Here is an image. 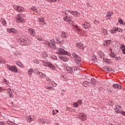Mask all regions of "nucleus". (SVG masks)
Segmentation results:
<instances>
[{"label":"nucleus","instance_id":"nucleus-2","mask_svg":"<svg viewBox=\"0 0 125 125\" xmlns=\"http://www.w3.org/2000/svg\"><path fill=\"white\" fill-rule=\"evenodd\" d=\"M25 17L26 16L24 14H21L18 15L16 22L17 23H24L26 21V19H25Z\"/></svg>","mask_w":125,"mask_h":125},{"label":"nucleus","instance_id":"nucleus-56","mask_svg":"<svg viewBox=\"0 0 125 125\" xmlns=\"http://www.w3.org/2000/svg\"><path fill=\"white\" fill-rule=\"evenodd\" d=\"M46 81L47 82H49V83H50V82H51V79H50V78H49L48 77H46Z\"/></svg>","mask_w":125,"mask_h":125},{"label":"nucleus","instance_id":"nucleus-37","mask_svg":"<svg viewBox=\"0 0 125 125\" xmlns=\"http://www.w3.org/2000/svg\"><path fill=\"white\" fill-rule=\"evenodd\" d=\"M66 111H68V112H73V110H74V109L72 108H70V107L67 106L66 108Z\"/></svg>","mask_w":125,"mask_h":125},{"label":"nucleus","instance_id":"nucleus-31","mask_svg":"<svg viewBox=\"0 0 125 125\" xmlns=\"http://www.w3.org/2000/svg\"><path fill=\"white\" fill-rule=\"evenodd\" d=\"M45 88L47 90H53V87H52V86H46L45 87Z\"/></svg>","mask_w":125,"mask_h":125},{"label":"nucleus","instance_id":"nucleus-55","mask_svg":"<svg viewBox=\"0 0 125 125\" xmlns=\"http://www.w3.org/2000/svg\"><path fill=\"white\" fill-rule=\"evenodd\" d=\"M73 107H79V104H78V103H75L73 104Z\"/></svg>","mask_w":125,"mask_h":125},{"label":"nucleus","instance_id":"nucleus-61","mask_svg":"<svg viewBox=\"0 0 125 125\" xmlns=\"http://www.w3.org/2000/svg\"><path fill=\"white\" fill-rule=\"evenodd\" d=\"M78 103H79V104H82L83 103V101H82V100H78Z\"/></svg>","mask_w":125,"mask_h":125},{"label":"nucleus","instance_id":"nucleus-51","mask_svg":"<svg viewBox=\"0 0 125 125\" xmlns=\"http://www.w3.org/2000/svg\"><path fill=\"white\" fill-rule=\"evenodd\" d=\"M106 69L107 72H111L112 71V69L111 68H108L107 67H106L105 68Z\"/></svg>","mask_w":125,"mask_h":125},{"label":"nucleus","instance_id":"nucleus-40","mask_svg":"<svg viewBox=\"0 0 125 125\" xmlns=\"http://www.w3.org/2000/svg\"><path fill=\"white\" fill-rule=\"evenodd\" d=\"M32 10H33V11H35V12H36L37 13H38V12H39L38 9H37V8H36L35 7H33L32 8H31Z\"/></svg>","mask_w":125,"mask_h":125},{"label":"nucleus","instance_id":"nucleus-3","mask_svg":"<svg viewBox=\"0 0 125 125\" xmlns=\"http://www.w3.org/2000/svg\"><path fill=\"white\" fill-rule=\"evenodd\" d=\"M72 56H73V58L75 59V61H76L77 64H78V65H79V66H80V65H81L82 59L75 53H72Z\"/></svg>","mask_w":125,"mask_h":125},{"label":"nucleus","instance_id":"nucleus-54","mask_svg":"<svg viewBox=\"0 0 125 125\" xmlns=\"http://www.w3.org/2000/svg\"><path fill=\"white\" fill-rule=\"evenodd\" d=\"M47 1H49V2H56L57 0H46Z\"/></svg>","mask_w":125,"mask_h":125},{"label":"nucleus","instance_id":"nucleus-50","mask_svg":"<svg viewBox=\"0 0 125 125\" xmlns=\"http://www.w3.org/2000/svg\"><path fill=\"white\" fill-rule=\"evenodd\" d=\"M108 104L110 106H114V103L112 101H110L108 103Z\"/></svg>","mask_w":125,"mask_h":125},{"label":"nucleus","instance_id":"nucleus-20","mask_svg":"<svg viewBox=\"0 0 125 125\" xmlns=\"http://www.w3.org/2000/svg\"><path fill=\"white\" fill-rule=\"evenodd\" d=\"M112 86H113V88H116V89H121V88H122V86L117 83L114 84L112 85Z\"/></svg>","mask_w":125,"mask_h":125},{"label":"nucleus","instance_id":"nucleus-19","mask_svg":"<svg viewBox=\"0 0 125 125\" xmlns=\"http://www.w3.org/2000/svg\"><path fill=\"white\" fill-rule=\"evenodd\" d=\"M63 20L65 22H71L72 21V18L69 17L68 16L63 17Z\"/></svg>","mask_w":125,"mask_h":125},{"label":"nucleus","instance_id":"nucleus-38","mask_svg":"<svg viewBox=\"0 0 125 125\" xmlns=\"http://www.w3.org/2000/svg\"><path fill=\"white\" fill-rule=\"evenodd\" d=\"M118 22H119V23H120V24H122V25H125V23L123 22V19H119Z\"/></svg>","mask_w":125,"mask_h":125},{"label":"nucleus","instance_id":"nucleus-22","mask_svg":"<svg viewBox=\"0 0 125 125\" xmlns=\"http://www.w3.org/2000/svg\"><path fill=\"white\" fill-rule=\"evenodd\" d=\"M33 72H34V69L32 68H30L28 70L27 73L30 77L32 76V75H33Z\"/></svg>","mask_w":125,"mask_h":125},{"label":"nucleus","instance_id":"nucleus-13","mask_svg":"<svg viewBox=\"0 0 125 125\" xmlns=\"http://www.w3.org/2000/svg\"><path fill=\"white\" fill-rule=\"evenodd\" d=\"M7 32L8 33H13V34H18V31L17 30L15 29V28H7Z\"/></svg>","mask_w":125,"mask_h":125},{"label":"nucleus","instance_id":"nucleus-29","mask_svg":"<svg viewBox=\"0 0 125 125\" xmlns=\"http://www.w3.org/2000/svg\"><path fill=\"white\" fill-rule=\"evenodd\" d=\"M49 83H50V84H51V85H53V86H54V87H56V86H57V83H56L54 81H50L49 82Z\"/></svg>","mask_w":125,"mask_h":125},{"label":"nucleus","instance_id":"nucleus-60","mask_svg":"<svg viewBox=\"0 0 125 125\" xmlns=\"http://www.w3.org/2000/svg\"><path fill=\"white\" fill-rule=\"evenodd\" d=\"M121 47V49H122V50H124L125 49V45H122Z\"/></svg>","mask_w":125,"mask_h":125},{"label":"nucleus","instance_id":"nucleus-18","mask_svg":"<svg viewBox=\"0 0 125 125\" xmlns=\"http://www.w3.org/2000/svg\"><path fill=\"white\" fill-rule=\"evenodd\" d=\"M76 46H77L78 48H80V49H83V48H84V46H83V44L81 42H77L76 43Z\"/></svg>","mask_w":125,"mask_h":125},{"label":"nucleus","instance_id":"nucleus-41","mask_svg":"<svg viewBox=\"0 0 125 125\" xmlns=\"http://www.w3.org/2000/svg\"><path fill=\"white\" fill-rule=\"evenodd\" d=\"M114 30H115L116 32H123V30H122V29L119 28L115 27V29H114Z\"/></svg>","mask_w":125,"mask_h":125},{"label":"nucleus","instance_id":"nucleus-53","mask_svg":"<svg viewBox=\"0 0 125 125\" xmlns=\"http://www.w3.org/2000/svg\"><path fill=\"white\" fill-rule=\"evenodd\" d=\"M114 58L116 60H121L122 59L121 57H114Z\"/></svg>","mask_w":125,"mask_h":125},{"label":"nucleus","instance_id":"nucleus-26","mask_svg":"<svg viewBox=\"0 0 125 125\" xmlns=\"http://www.w3.org/2000/svg\"><path fill=\"white\" fill-rule=\"evenodd\" d=\"M6 123L7 124V125H18V124H16L14 123H13V122L11 121L10 120H8L6 122Z\"/></svg>","mask_w":125,"mask_h":125},{"label":"nucleus","instance_id":"nucleus-49","mask_svg":"<svg viewBox=\"0 0 125 125\" xmlns=\"http://www.w3.org/2000/svg\"><path fill=\"white\" fill-rule=\"evenodd\" d=\"M5 90H7V92L9 94L12 92V91L11 90V89H10V88H8V89H5Z\"/></svg>","mask_w":125,"mask_h":125},{"label":"nucleus","instance_id":"nucleus-39","mask_svg":"<svg viewBox=\"0 0 125 125\" xmlns=\"http://www.w3.org/2000/svg\"><path fill=\"white\" fill-rule=\"evenodd\" d=\"M15 55L17 56H21L22 55V53H20V52L16 51L15 53Z\"/></svg>","mask_w":125,"mask_h":125},{"label":"nucleus","instance_id":"nucleus-14","mask_svg":"<svg viewBox=\"0 0 125 125\" xmlns=\"http://www.w3.org/2000/svg\"><path fill=\"white\" fill-rule=\"evenodd\" d=\"M114 14V13L113 12H110L108 11L107 14L106 16L105 17L106 19H107V20H110L111 19V17H112V15Z\"/></svg>","mask_w":125,"mask_h":125},{"label":"nucleus","instance_id":"nucleus-21","mask_svg":"<svg viewBox=\"0 0 125 125\" xmlns=\"http://www.w3.org/2000/svg\"><path fill=\"white\" fill-rule=\"evenodd\" d=\"M61 36L62 39H66V38H68L69 34H68L67 32H62Z\"/></svg>","mask_w":125,"mask_h":125},{"label":"nucleus","instance_id":"nucleus-52","mask_svg":"<svg viewBox=\"0 0 125 125\" xmlns=\"http://www.w3.org/2000/svg\"><path fill=\"white\" fill-rule=\"evenodd\" d=\"M33 62H34V63H35V64H39L40 63V62H39V61H38V60H34L33 61Z\"/></svg>","mask_w":125,"mask_h":125},{"label":"nucleus","instance_id":"nucleus-27","mask_svg":"<svg viewBox=\"0 0 125 125\" xmlns=\"http://www.w3.org/2000/svg\"><path fill=\"white\" fill-rule=\"evenodd\" d=\"M102 31H103L104 34L105 35V36H107L108 35V31H107V29L104 28H102Z\"/></svg>","mask_w":125,"mask_h":125},{"label":"nucleus","instance_id":"nucleus-15","mask_svg":"<svg viewBox=\"0 0 125 125\" xmlns=\"http://www.w3.org/2000/svg\"><path fill=\"white\" fill-rule=\"evenodd\" d=\"M83 27L84 29H90V24L87 22H84L83 25Z\"/></svg>","mask_w":125,"mask_h":125},{"label":"nucleus","instance_id":"nucleus-25","mask_svg":"<svg viewBox=\"0 0 125 125\" xmlns=\"http://www.w3.org/2000/svg\"><path fill=\"white\" fill-rule=\"evenodd\" d=\"M69 13H70L72 15H74V16H78V15H79V12L77 11H69Z\"/></svg>","mask_w":125,"mask_h":125},{"label":"nucleus","instance_id":"nucleus-34","mask_svg":"<svg viewBox=\"0 0 125 125\" xmlns=\"http://www.w3.org/2000/svg\"><path fill=\"white\" fill-rule=\"evenodd\" d=\"M110 40L105 41V43L104 44V46H108V45L110 43Z\"/></svg>","mask_w":125,"mask_h":125},{"label":"nucleus","instance_id":"nucleus-7","mask_svg":"<svg viewBox=\"0 0 125 125\" xmlns=\"http://www.w3.org/2000/svg\"><path fill=\"white\" fill-rule=\"evenodd\" d=\"M57 50H58V51H59V52H57V54H62L63 55H65V54H67V53H68V52L65 51L64 49L61 48H59V47L57 48Z\"/></svg>","mask_w":125,"mask_h":125},{"label":"nucleus","instance_id":"nucleus-30","mask_svg":"<svg viewBox=\"0 0 125 125\" xmlns=\"http://www.w3.org/2000/svg\"><path fill=\"white\" fill-rule=\"evenodd\" d=\"M88 83L89 82L88 81H85L82 83V85H83V86H84V87H86V86H87L88 84Z\"/></svg>","mask_w":125,"mask_h":125},{"label":"nucleus","instance_id":"nucleus-6","mask_svg":"<svg viewBox=\"0 0 125 125\" xmlns=\"http://www.w3.org/2000/svg\"><path fill=\"white\" fill-rule=\"evenodd\" d=\"M6 67L9 71H11V72H14V73H18V69H17V67L15 66H10L8 64L6 65Z\"/></svg>","mask_w":125,"mask_h":125},{"label":"nucleus","instance_id":"nucleus-23","mask_svg":"<svg viewBox=\"0 0 125 125\" xmlns=\"http://www.w3.org/2000/svg\"><path fill=\"white\" fill-rule=\"evenodd\" d=\"M16 64L17 65V66H19V67H21V68H24V64H23L22 62H17Z\"/></svg>","mask_w":125,"mask_h":125},{"label":"nucleus","instance_id":"nucleus-32","mask_svg":"<svg viewBox=\"0 0 125 125\" xmlns=\"http://www.w3.org/2000/svg\"><path fill=\"white\" fill-rule=\"evenodd\" d=\"M38 122L40 124H45V120L44 119H39Z\"/></svg>","mask_w":125,"mask_h":125},{"label":"nucleus","instance_id":"nucleus-11","mask_svg":"<svg viewBox=\"0 0 125 125\" xmlns=\"http://www.w3.org/2000/svg\"><path fill=\"white\" fill-rule=\"evenodd\" d=\"M114 111L118 114H121L122 113V106L117 105L114 108Z\"/></svg>","mask_w":125,"mask_h":125},{"label":"nucleus","instance_id":"nucleus-63","mask_svg":"<svg viewBox=\"0 0 125 125\" xmlns=\"http://www.w3.org/2000/svg\"><path fill=\"white\" fill-rule=\"evenodd\" d=\"M50 121L48 120L45 121V124H49Z\"/></svg>","mask_w":125,"mask_h":125},{"label":"nucleus","instance_id":"nucleus-47","mask_svg":"<svg viewBox=\"0 0 125 125\" xmlns=\"http://www.w3.org/2000/svg\"><path fill=\"white\" fill-rule=\"evenodd\" d=\"M51 59H53L54 60H57V57L55 55L51 56Z\"/></svg>","mask_w":125,"mask_h":125},{"label":"nucleus","instance_id":"nucleus-12","mask_svg":"<svg viewBox=\"0 0 125 125\" xmlns=\"http://www.w3.org/2000/svg\"><path fill=\"white\" fill-rule=\"evenodd\" d=\"M59 58L62 61H63V62H68L69 61V58L68 57L59 55Z\"/></svg>","mask_w":125,"mask_h":125},{"label":"nucleus","instance_id":"nucleus-28","mask_svg":"<svg viewBox=\"0 0 125 125\" xmlns=\"http://www.w3.org/2000/svg\"><path fill=\"white\" fill-rule=\"evenodd\" d=\"M62 79H63L64 81L65 82H68V77L66 76V75H62L61 76Z\"/></svg>","mask_w":125,"mask_h":125},{"label":"nucleus","instance_id":"nucleus-16","mask_svg":"<svg viewBox=\"0 0 125 125\" xmlns=\"http://www.w3.org/2000/svg\"><path fill=\"white\" fill-rule=\"evenodd\" d=\"M36 73H37V75H39V77L40 78V79H43L46 77V75H45V73H43L41 72H37Z\"/></svg>","mask_w":125,"mask_h":125},{"label":"nucleus","instance_id":"nucleus-62","mask_svg":"<svg viewBox=\"0 0 125 125\" xmlns=\"http://www.w3.org/2000/svg\"><path fill=\"white\" fill-rule=\"evenodd\" d=\"M94 24H95L96 25H98V24H99V22H98L97 21H94Z\"/></svg>","mask_w":125,"mask_h":125},{"label":"nucleus","instance_id":"nucleus-43","mask_svg":"<svg viewBox=\"0 0 125 125\" xmlns=\"http://www.w3.org/2000/svg\"><path fill=\"white\" fill-rule=\"evenodd\" d=\"M51 44H52V45H54L55 46V40H54V39H52L51 41Z\"/></svg>","mask_w":125,"mask_h":125},{"label":"nucleus","instance_id":"nucleus-33","mask_svg":"<svg viewBox=\"0 0 125 125\" xmlns=\"http://www.w3.org/2000/svg\"><path fill=\"white\" fill-rule=\"evenodd\" d=\"M1 23L4 26H5L6 25V21L4 19H1Z\"/></svg>","mask_w":125,"mask_h":125},{"label":"nucleus","instance_id":"nucleus-35","mask_svg":"<svg viewBox=\"0 0 125 125\" xmlns=\"http://www.w3.org/2000/svg\"><path fill=\"white\" fill-rule=\"evenodd\" d=\"M91 82L92 84H96V80L94 78H92L91 79Z\"/></svg>","mask_w":125,"mask_h":125},{"label":"nucleus","instance_id":"nucleus-17","mask_svg":"<svg viewBox=\"0 0 125 125\" xmlns=\"http://www.w3.org/2000/svg\"><path fill=\"white\" fill-rule=\"evenodd\" d=\"M35 120V117L34 118V116H27V122L28 123H31V122H33Z\"/></svg>","mask_w":125,"mask_h":125},{"label":"nucleus","instance_id":"nucleus-45","mask_svg":"<svg viewBox=\"0 0 125 125\" xmlns=\"http://www.w3.org/2000/svg\"><path fill=\"white\" fill-rule=\"evenodd\" d=\"M57 43H58V44H61V45H62V44L64 43V41L57 42Z\"/></svg>","mask_w":125,"mask_h":125},{"label":"nucleus","instance_id":"nucleus-9","mask_svg":"<svg viewBox=\"0 0 125 125\" xmlns=\"http://www.w3.org/2000/svg\"><path fill=\"white\" fill-rule=\"evenodd\" d=\"M27 31L31 37H35L36 36V31L35 29L32 28H29L27 29Z\"/></svg>","mask_w":125,"mask_h":125},{"label":"nucleus","instance_id":"nucleus-46","mask_svg":"<svg viewBox=\"0 0 125 125\" xmlns=\"http://www.w3.org/2000/svg\"><path fill=\"white\" fill-rule=\"evenodd\" d=\"M45 44L47 45V46H50V43L48 41H45Z\"/></svg>","mask_w":125,"mask_h":125},{"label":"nucleus","instance_id":"nucleus-58","mask_svg":"<svg viewBox=\"0 0 125 125\" xmlns=\"http://www.w3.org/2000/svg\"><path fill=\"white\" fill-rule=\"evenodd\" d=\"M9 96L10 98H13V94L10 93L9 94Z\"/></svg>","mask_w":125,"mask_h":125},{"label":"nucleus","instance_id":"nucleus-5","mask_svg":"<svg viewBox=\"0 0 125 125\" xmlns=\"http://www.w3.org/2000/svg\"><path fill=\"white\" fill-rule=\"evenodd\" d=\"M42 64L45 67H49L51 70H55V66L52 64L51 62H42Z\"/></svg>","mask_w":125,"mask_h":125},{"label":"nucleus","instance_id":"nucleus-59","mask_svg":"<svg viewBox=\"0 0 125 125\" xmlns=\"http://www.w3.org/2000/svg\"><path fill=\"white\" fill-rule=\"evenodd\" d=\"M70 11H71L70 10H69V11L67 10V11H65V15H68L69 14V13H70Z\"/></svg>","mask_w":125,"mask_h":125},{"label":"nucleus","instance_id":"nucleus-57","mask_svg":"<svg viewBox=\"0 0 125 125\" xmlns=\"http://www.w3.org/2000/svg\"><path fill=\"white\" fill-rule=\"evenodd\" d=\"M75 27L77 31H81L80 27L78 25H75Z\"/></svg>","mask_w":125,"mask_h":125},{"label":"nucleus","instance_id":"nucleus-64","mask_svg":"<svg viewBox=\"0 0 125 125\" xmlns=\"http://www.w3.org/2000/svg\"><path fill=\"white\" fill-rule=\"evenodd\" d=\"M121 114H122V115H123V116H125V112L122 111Z\"/></svg>","mask_w":125,"mask_h":125},{"label":"nucleus","instance_id":"nucleus-44","mask_svg":"<svg viewBox=\"0 0 125 125\" xmlns=\"http://www.w3.org/2000/svg\"><path fill=\"white\" fill-rule=\"evenodd\" d=\"M115 27H113L112 29L110 30V33L111 34H115V32H116V30H115Z\"/></svg>","mask_w":125,"mask_h":125},{"label":"nucleus","instance_id":"nucleus-10","mask_svg":"<svg viewBox=\"0 0 125 125\" xmlns=\"http://www.w3.org/2000/svg\"><path fill=\"white\" fill-rule=\"evenodd\" d=\"M14 9L17 10L18 12H22L24 11V8L21 6L14 5Z\"/></svg>","mask_w":125,"mask_h":125},{"label":"nucleus","instance_id":"nucleus-24","mask_svg":"<svg viewBox=\"0 0 125 125\" xmlns=\"http://www.w3.org/2000/svg\"><path fill=\"white\" fill-rule=\"evenodd\" d=\"M98 54L99 56H100V57H101V58H103V57L105 56V54H104V53H103L102 51H99L98 52Z\"/></svg>","mask_w":125,"mask_h":125},{"label":"nucleus","instance_id":"nucleus-8","mask_svg":"<svg viewBox=\"0 0 125 125\" xmlns=\"http://www.w3.org/2000/svg\"><path fill=\"white\" fill-rule=\"evenodd\" d=\"M79 119L81 120V121H83V122L86 121V119L87 116L86 115L83 113H81L79 114Z\"/></svg>","mask_w":125,"mask_h":125},{"label":"nucleus","instance_id":"nucleus-1","mask_svg":"<svg viewBox=\"0 0 125 125\" xmlns=\"http://www.w3.org/2000/svg\"><path fill=\"white\" fill-rule=\"evenodd\" d=\"M19 41L20 42V44L21 45H29L30 43H31V41L30 40V39L28 38V37L26 36H19Z\"/></svg>","mask_w":125,"mask_h":125},{"label":"nucleus","instance_id":"nucleus-36","mask_svg":"<svg viewBox=\"0 0 125 125\" xmlns=\"http://www.w3.org/2000/svg\"><path fill=\"white\" fill-rule=\"evenodd\" d=\"M4 63H5V60H3L2 57H0V64H3Z\"/></svg>","mask_w":125,"mask_h":125},{"label":"nucleus","instance_id":"nucleus-4","mask_svg":"<svg viewBox=\"0 0 125 125\" xmlns=\"http://www.w3.org/2000/svg\"><path fill=\"white\" fill-rule=\"evenodd\" d=\"M65 69L66 70L67 73H69V74H71V75H74V71L77 70V67H71L69 66H66L65 65Z\"/></svg>","mask_w":125,"mask_h":125},{"label":"nucleus","instance_id":"nucleus-48","mask_svg":"<svg viewBox=\"0 0 125 125\" xmlns=\"http://www.w3.org/2000/svg\"><path fill=\"white\" fill-rule=\"evenodd\" d=\"M39 20V22H41V23H43V22H44V20L43 18H40Z\"/></svg>","mask_w":125,"mask_h":125},{"label":"nucleus","instance_id":"nucleus-42","mask_svg":"<svg viewBox=\"0 0 125 125\" xmlns=\"http://www.w3.org/2000/svg\"><path fill=\"white\" fill-rule=\"evenodd\" d=\"M3 83H5V84H9V81H7L6 79H4Z\"/></svg>","mask_w":125,"mask_h":125}]
</instances>
